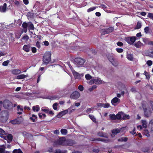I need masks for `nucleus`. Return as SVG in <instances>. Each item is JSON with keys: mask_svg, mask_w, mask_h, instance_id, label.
<instances>
[{"mask_svg": "<svg viewBox=\"0 0 153 153\" xmlns=\"http://www.w3.org/2000/svg\"><path fill=\"white\" fill-rule=\"evenodd\" d=\"M74 142L72 140H66L65 138L64 137H62L58 140L55 141L53 145L54 146H57L59 145H72L74 143Z\"/></svg>", "mask_w": 153, "mask_h": 153, "instance_id": "1", "label": "nucleus"}, {"mask_svg": "<svg viewBox=\"0 0 153 153\" xmlns=\"http://www.w3.org/2000/svg\"><path fill=\"white\" fill-rule=\"evenodd\" d=\"M87 83L91 85L94 83L96 84H100L103 82V81L100 78L98 77L93 78L90 81H87Z\"/></svg>", "mask_w": 153, "mask_h": 153, "instance_id": "2", "label": "nucleus"}, {"mask_svg": "<svg viewBox=\"0 0 153 153\" xmlns=\"http://www.w3.org/2000/svg\"><path fill=\"white\" fill-rule=\"evenodd\" d=\"M51 54L49 52H46L44 55L43 58L44 62L46 64L48 63L50 61Z\"/></svg>", "mask_w": 153, "mask_h": 153, "instance_id": "3", "label": "nucleus"}, {"mask_svg": "<svg viewBox=\"0 0 153 153\" xmlns=\"http://www.w3.org/2000/svg\"><path fill=\"white\" fill-rule=\"evenodd\" d=\"M7 113L6 111H2L0 114V121L4 123L7 121Z\"/></svg>", "mask_w": 153, "mask_h": 153, "instance_id": "4", "label": "nucleus"}, {"mask_svg": "<svg viewBox=\"0 0 153 153\" xmlns=\"http://www.w3.org/2000/svg\"><path fill=\"white\" fill-rule=\"evenodd\" d=\"M126 129V128L123 127L120 129L117 128L113 129L112 130V134L111 135V136L113 137L114 136L117 134V133L121 132Z\"/></svg>", "mask_w": 153, "mask_h": 153, "instance_id": "5", "label": "nucleus"}, {"mask_svg": "<svg viewBox=\"0 0 153 153\" xmlns=\"http://www.w3.org/2000/svg\"><path fill=\"white\" fill-rule=\"evenodd\" d=\"M74 62L78 66H81L84 64L85 61L82 58L78 57L75 59Z\"/></svg>", "mask_w": 153, "mask_h": 153, "instance_id": "6", "label": "nucleus"}, {"mask_svg": "<svg viewBox=\"0 0 153 153\" xmlns=\"http://www.w3.org/2000/svg\"><path fill=\"white\" fill-rule=\"evenodd\" d=\"M136 40V38L135 36L127 37L125 38L126 41L130 45L133 44Z\"/></svg>", "mask_w": 153, "mask_h": 153, "instance_id": "7", "label": "nucleus"}, {"mask_svg": "<svg viewBox=\"0 0 153 153\" xmlns=\"http://www.w3.org/2000/svg\"><path fill=\"white\" fill-rule=\"evenodd\" d=\"M72 71L74 74V77L76 79H80L84 76V74H79L76 72L74 70H72Z\"/></svg>", "mask_w": 153, "mask_h": 153, "instance_id": "8", "label": "nucleus"}, {"mask_svg": "<svg viewBox=\"0 0 153 153\" xmlns=\"http://www.w3.org/2000/svg\"><path fill=\"white\" fill-rule=\"evenodd\" d=\"M114 30V28L113 27H110L106 29L102 30V34L109 33L112 32Z\"/></svg>", "mask_w": 153, "mask_h": 153, "instance_id": "9", "label": "nucleus"}, {"mask_svg": "<svg viewBox=\"0 0 153 153\" xmlns=\"http://www.w3.org/2000/svg\"><path fill=\"white\" fill-rule=\"evenodd\" d=\"M80 96V94L79 92L75 91L71 94V97L73 99H76L79 97Z\"/></svg>", "mask_w": 153, "mask_h": 153, "instance_id": "10", "label": "nucleus"}, {"mask_svg": "<svg viewBox=\"0 0 153 153\" xmlns=\"http://www.w3.org/2000/svg\"><path fill=\"white\" fill-rule=\"evenodd\" d=\"M71 107L69 108L68 109L65 110L63 111H62L56 115V117L58 118H60L65 114H67L68 112V110H69Z\"/></svg>", "mask_w": 153, "mask_h": 153, "instance_id": "11", "label": "nucleus"}, {"mask_svg": "<svg viewBox=\"0 0 153 153\" xmlns=\"http://www.w3.org/2000/svg\"><path fill=\"white\" fill-rule=\"evenodd\" d=\"M3 105L5 108H7L12 105V103L9 101L6 100L4 101Z\"/></svg>", "mask_w": 153, "mask_h": 153, "instance_id": "12", "label": "nucleus"}, {"mask_svg": "<svg viewBox=\"0 0 153 153\" xmlns=\"http://www.w3.org/2000/svg\"><path fill=\"white\" fill-rule=\"evenodd\" d=\"M144 112L145 115L147 117H148L151 115L152 111L150 108H149L144 109Z\"/></svg>", "mask_w": 153, "mask_h": 153, "instance_id": "13", "label": "nucleus"}, {"mask_svg": "<svg viewBox=\"0 0 153 153\" xmlns=\"http://www.w3.org/2000/svg\"><path fill=\"white\" fill-rule=\"evenodd\" d=\"M4 139L7 140L8 142L11 141L13 139V136L11 134H7V133L6 135L4 137Z\"/></svg>", "mask_w": 153, "mask_h": 153, "instance_id": "14", "label": "nucleus"}, {"mask_svg": "<svg viewBox=\"0 0 153 153\" xmlns=\"http://www.w3.org/2000/svg\"><path fill=\"white\" fill-rule=\"evenodd\" d=\"M7 4H4L3 5L0 6V12L2 13H5L7 11Z\"/></svg>", "mask_w": 153, "mask_h": 153, "instance_id": "15", "label": "nucleus"}, {"mask_svg": "<svg viewBox=\"0 0 153 153\" xmlns=\"http://www.w3.org/2000/svg\"><path fill=\"white\" fill-rule=\"evenodd\" d=\"M120 101V100L117 97L113 98L111 100V103L113 105H114L115 104L119 103Z\"/></svg>", "mask_w": 153, "mask_h": 153, "instance_id": "16", "label": "nucleus"}, {"mask_svg": "<svg viewBox=\"0 0 153 153\" xmlns=\"http://www.w3.org/2000/svg\"><path fill=\"white\" fill-rule=\"evenodd\" d=\"M12 73L14 75H18L22 73L21 71L18 69H14L12 71Z\"/></svg>", "mask_w": 153, "mask_h": 153, "instance_id": "17", "label": "nucleus"}, {"mask_svg": "<svg viewBox=\"0 0 153 153\" xmlns=\"http://www.w3.org/2000/svg\"><path fill=\"white\" fill-rule=\"evenodd\" d=\"M7 134V133L3 129L0 128V137L1 138H4Z\"/></svg>", "mask_w": 153, "mask_h": 153, "instance_id": "18", "label": "nucleus"}, {"mask_svg": "<svg viewBox=\"0 0 153 153\" xmlns=\"http://www.w3.org/2000/svg\"><path fill=\"white\" fill-rule=\"evenodd\" d=\"M27 76V74H22L17 76L16 77V79H22L25 78Z\"/></svg>", "mask_w": 153, "mask_h": 153, "instance_id": "19", "label": "nucleus"}, {"mask_svg": "<svg viewBox=\"0 0 153 153\" xmlns=\"http://www.w3.org/2000/svg\"><path fill=\"white\" fill-rule=\"evenodd\" d=\"M134 45L137 48H140L143 44L140 41H138L134 44Z\"/></svg>", "mask_w": 153, "mask_h": 153, "instance_id": "20", "label": "nucleus"}, {"mask_svg": "<svg viewBox=\"0 0 153 153\" xmlns=\"http://www.w3.org/2000/svg\"><path fill=\"white\" fill-rule=\"evenodd\" d=\"M30 47L29 45H25L23 47V50L26 52H28L30 50Z\"/></svg>", "mask_w": 153, "mask_h": 153, "instance_id": "21", "label": "nucleus"}, {"mask_svg": "<svg viewBox=\"0 0 153 153\" xmlns=\"http://www.w3.org/2000/svg\"><path fill=\"white\" fill-rule=\"evenodd\" d=\"M28 26V23L24 22L22 25V27L24 29V32L26 33L27 30V27Z\"/></svg>", "mask_w": 153, "mask_h": 153, "instance_id": "22", "label": "nucleus"}, {"mask_svg": "<svg viewBox=\"0 0 153 153\" xmlns=\"http://www.w3.org/2000/svg\"><path fill=\"white\" fill-rule=\"evenodd\" d=\"M32 109L34 111L38 112L39 110L40 107L39 105H37L33 106Z\"/></svg>", "mask_w": 153, "mask_h": 153, "instance_id": "23", "label": "nucleus"}, {"mask_svg": "<svg viewBox=\"0 0 153 153\" xmlns=\"http://www.w3.org/2000/svg\"><path fill=\"white\" fill-rule=\"evenodd\" d=\"M20 122V121L18 119H16L11 121V123L13 124H19Z\"/></svg>", "mask_w": 153, "mask_h": 153, "instance_id": "24", "label": "nucleus"}, {"mask_svg": "<svg viewBox=\"0 0 153 153\" xmlns=\"http://www.w3.org/2000/svg\"><path fill=\"white\" fill-rule=\"evenodd\" d=\"M123 113L122 112H119L116 115V119H120L121 118L123 117Z\"/></svg>", "mask_w": 153, "mask_h": 153, "instance_id": "25", "label": "nucleus"}, {"mask_svg": "<svg viewBox=\"0 0 153 153\" xmlns=\"http://www.w3.org/2000/svg\"><path fill=\"white\" fill-rule=\"evenodd\" d=\"M17 110L18 111V114H21L23 111V109L22 108H21L20 105L17 106Z\"/></svg>", "mask_w": 153, "mask_h": 153, "instance_id": "26", "label": "nucleus"}, {"mask_svg": "<svg viewBox=\"0 0 153 153\" xmlns=\"http://www.w3.org/2000/svg\"><path fill=\"white\" fill-rule=\"evenodd\" d=\"M127 58L130 61H133V55L131 54H128L127 55Z\"/></svg>", "mask_w": 153, "mask_h": 153, "instance_id": "27", "label": "nucleus"}, {"mask_svg": "<svg viewBox=\"0 0 153 153\" xmlns=\"http://www.w3.org/2000/svg\"><path fill=\"white\" fill-rule=\"evenodd\" d=\"M85 76V79L87 80V81H90L93 79L92 78V76L89 74H86Z\"/></svg>", "mask_w": 153, "mask_h": 153, "instance_id": "28", "label": "nucleus"}, {"mask_svg": "<svg viewBox=\"0 0 153 153\" xmlns=\"http://www.w3.org/2000/svg\"><path fill=\"white\" fill-rule=\"evenodd\" d=\"M39 117L41 119H44L46 117V115L45 114L39 113L38 114Z\"/></svg>", "mask_w": 153, "mask_h": 153, "instance_id": "29", "label": "nucleus"}, {"mask_svg": "<svg viewBox=\"0 0 153 153\" xmlns=\"http://www.w3.org/2000/svg\"><path fill=\"white\" fill-rule=\"evenodd\" d=\"M37 119V116L34 114H33L32 117H30V119L33 122H35L36 121Z\"/></svg>", "mask_w": 153, "mask_h": 153, "instance_id": "30", "label": "nucleus"}, {"mask_svg": "<svg viewBox=\"0 0 153 153\" xmlns=\"http://www.w3.org/2000/svg\"><path fill=\"white\" fill-rule=\"evenodd\" d=\"M102 105H103V103H98L94 107V108L96 110H97V108L99 107H102Z\"/></svg>", "mask_w": 153, "mask_h": 153, "instance_id": "31", "label": "nucleus"}, {"mask_svg": "<svg viewBox=\"0 0 153 153\" xmlns=\"http://www.w3.org/2000/svg\"><path fill=\"white\" fill-rule=\"evenodd\" d=\"M5 147L4 145L0 146V153H3L5 150Z\"/></svg>", "mask_w": 153, "mask_h": 153, "instance_id": "32", "label": "nucleus"}, {"mask_svg": "<svg viewBox=\"0 0 153 153\" xmlns=\"http://www.w3.org/2000/svg\"><path fill=\"white\" fill-rule=\"evenodd\" d=\"M29 37L27 35H25L23 36L22 39V41L27 42L29 39Z\"/></svg>", "mask_w": 153, "mask_h": 153, "instance_id": "33", "label": "nucleus"}, {"mask_svg": "<svg viewBox=\"0 0 153 153\" xmlns=\"http://www.w3.org/2000/svg\"><path fill=\"white\" fill-rule=\"evenodd\" d=\"M89 117L93 122L95 123H96L97 121L96 119L93 115L90 114L89 115Z\"/></svg>", "mask_w": 153, "mask_h": 153, "instance_id": "34", "label": "nucleus"}, {"mask_svg": "<svg viewBox=\"0 0 153 153\" xmlns=\"http://www.w3.org/2000/svg\"><path fill=\"white\" fill-rule=\"evenodd\" d=\"M29 27L30 29L33 30L34 29V27L33 24L30 22L28 23V26Z\"/></svg>", "mask_w": 153, "mask_h": 153, "instance_id": "35", "label": "nucleus"}, {"mask_svg": "<svg viewBox=\"0 0 153 153\" xmlns=\"http://www.w3.org/2000/svg\"><path fill=\"white\" fill-rule=\"evenodd\" d=\"M49 109L47 107H43L41 108V111L45 112L46 113H48L49 111Z\"/></svg>", "mask_w": 153, "mask_h": 153, "instance_id": "36", "label": "nucleus"}, {"mask_svg": "<svg viewBox=\"0 0 153 153\" xmlns=\"http://www.w3.org/2000/svg\"><path fill=\"white\" fill-rule=\"evenodd\" d=\"M128 140V138L126 137H122L118 139L119 141H126Z\"/></svg>", "mask_w": 153, "mask_h": 153, "instance_id": "37", "label": "nucleus"}, {"mask_svg": "<svg viewBox=\"0 0 153 153\" xmlns=\"http://www.w3.org/2000/svg\"><path fill=\"white\" fill-rule=\"evenodd\" d=\"M123 119L124 120H126L127 119H129L130 118V116L128 114H123Z\"/></svg>", "mask_w": 153, "mask_h": 153, "instance_id": "38", "label": "nucleus"}, {"mask_svg": "<svg viewBox=\"0 0 153 153\" xmlns=\"http://www.w3.org/2000/svg\"><path fill=\"white\" fill-rule=\"evenodd\" d=\"M61 132L62 134L65 135L67 134V131L66 129H62L61 130Z\"/></svg>", "mask_w": 153, "mask_h": 153, "instance_id": "39", "label": "nucleus"}, {"mask_svg": "<svg viewBox=\"0 0 153 153\" xmlns=\"http://www.w3.org/2000/svg\"><path fill=\"white\" fill-rule=\"evenodd\" d=\"M147 17L153 20V13H148Z\"/></svg>", "mask_w": 153, "mask_h": 153, "instance_id": "40", "label": "nucleus"}, {"mask_svg": "<svg viewBox=\"0 0 153 153\" xmlns=\"http://www.w3.org/2000/svg\"><path fill=\"white\" fill-rule=\"evenodd\" d=\"M142 123L143 127L144 128H146L147 125V123L146 121L145 120H142Z\"/></svg>", "mask_w": 153, "mask_h": 153, "instance_id": "41", "label": "nucleus"}, {"mask_svg": "<svg viewBox=\"0 0 153 153\" xmlns=\"http://www.w3.org/2000/svg\"><path fill=\"white\" fill-rule=\"evenodd\" d=\"M102 107L104 108H107L110 107V104L108 103H103Z\"/></svg>", "mask_w": 153, "mask_h": 153, "instance_id": "42", "label": "nucleus"}, {"mask_svg": "<svg viewBox=\"0 0 153 153\" xmlns=\"http://www.w3.org/2000/svg\"><path fill=\"white\" fill-rule=\"evenodd\" d=\"M109 116L111 120H115L116 119V115L114 114H110L109 115Z\"/></svg>", "mask_w": 153, "mask_h": 153, "instance_id": "43", "label": "nucleus"}, {"mask_svg": "<svg viewBox=\"0 0 153 153\" xmlns=\"http://www.w3.org/2000/svg\"><path fill=\"white\" fill-rule=\"evenodd\" d=\"M58 105L57 103H55L53 105V108L54 110H56L57 109Z\"/></svg>", "mask_w": 153, "mask_h": 153, "instance_id": "44", "label": "nucleus"}, {"mask_svg": "<svg viewBox=\"0 0 153 153\" xmlns=\"http://www.w3.org/2000/svg\"><path fill=\"white\" fill-rule=\"evenodd\" d=\"M97 87V86L96 85H93L91 88H89L88 89V90L89 91L91 92L94 89H95Z\"/></svg>", "mask_w": 153, "mask_h": 153, "instance_id": "45", "label": "nucleus"}, {"mask_svg": "<svg viewBox=\"0 0 153 153\" xmlns=\"http://www.w3.org/2000/svg\"><path fill=\"white\" fill-rule=\"evenodd\" d=\"M13 153H23L20 149H15L13 152Z\"/></svg>", "mask_w": 153, "mask_h": 153, "instance_id": "46", "label": "nucleus"}, {"mask_svg": "<svg viewBox=\"0 0 153 153\" xmlns=\"http://www.w3.org/2000/svg\"><path fill=\"white\" fill-rule=\"evenodd\" d=\"M112 64L115 66H116L118 65V63L117 61L115 59V60L112 63Z\"/></svg>", "mask_w": 153, "mask_h": 153, "instance_id": "47", "label": "nucleus"}, {"mask_svg": "<svg viewBox=\"0 0 153 153\" xmlns=\"http://www.w3.org/2000/svg\"><path fill=\"white\" fill-rule=\"evenodd\" d=\"M141 24L140 22H138L137 25L135 27L136 29H138L141 27Z\"/></svg>", "mask_w": 153, "mask_h": 153, "instance_id": "48", "label": "nucleus"}, {"mask_svg": "<svg viewBox=\"0 0 153 153\" xmlns=\"http://www.w3.org/2000/svg\"><path fill=\"white\" fill-rule=\"evenodd\" d=\"M97 7H91L88 9L87 11L88 12H90L91 11H92L96 9Z\"/></svg>", "mask_w": 153, "mask_h": 153, "instance_id": "49", "label": "nucleus"}, {"mask_svg": "<svg viewBox=\"0 0 153 153\" xmlns=\"http://www.w3.org/2000/svg\"><path fill=\"white\" fill-rule=\"evenodd\" d=\"M148 55L151 57H153V50H151L149 51Z\"/></svg>", "mask_w": 153, "mask_h": 153, "instance_id": "50", "label": "nucleus"}, {"mask_svg": "<svg viewBox=\"0 0 153 153\" xmlns=\"http://www.w3.org/2000/svg\"><path fill=\"white\" fill-rule=\"evenodd\" d=\"M9 60H7L4 61L3 62L2 64V65L3 66H6L8 64H9Z\"/></svg>", "mask_w": 153, "mask_h": 153, "instance_id": "51", "label": "nucleus"}, {"mask_svg": "<svg viewBox=\"0 0 153 153\" xmlns=\"http://www.w3.org/2000/svg\"><path fill=\"white\" fill-rule=\"evenodd\" d=\"M149 30V28L148 27H146L144 29V32L146 34L148 33Z\"/></svg>", "mask_w": 153, "mask_h": 153, "instance_id": "52", "label": "nucleus"}, {"mask_svg": "<svg viewBox=\"0 0 153 153\" xmlns=\"http://www.w3.org/2000/svg\"><path fill=\"white\" fill-rule=\"evenodd\" d=\"M78 89L80 91H82L84 90L83 86L81 85H79L78 87Z\"/></svg>", "mask_w": 153, "mask_h": 153, "instance_id": "53", "label": "nucleus"}, {"mask_svg": "<svg viewBox=\"0 0 153 153\" xmlns=\"http://www.w3.org/2000/svg\"><path fill=\"white\" fill-rule=\"evenodd\" d=\"M146 64L149 66H151L152 64V62L151 60H148L147 61Z\"/></svg>", "mask_w": 153, "mask_h": 153, "instance_id": "54", "label": "nucleus"}, {"mask_svg": "<svg viewBox=\"0 0 153 153\" xmlns=\"http://www.w3.org/2000/svg\"><path fill=\"white\" fill-rule=\"evenodd\" d=\"M116 51L119 53H121L123 52V50L122 48H117L116 49Z\"/></svg>", "mask_w": 153, "mask_h": 153, "instance_id": "55", "label": "nucleus"}, {"mask_svg": "<svg viewBox=\"0 0 153 153\" xmlns=\"http://www.w3.org/2000/svg\"><path fill=\"white\" fill-rule=\"evenodd\" d=\"M99 136H101V137H106V138H107V136L105 134L101 133L100 134H99Z\"/></svg>", "mask_w": 153, "mask_h": 153, "instance_id": "56", "label": "nucleus"}, {"mask_svg": "<svg viewBox=\"0 0 153 153\" xmlns=\"http://www.w3.org/2000/svg\"><path fill=\"white\" fill-rule=\"evenodd\" d=\"M97 140H99V141H101L104 142H107L108 141V140H106L105 139H100V138H98L97 139Z\"/></svg>", "mask_w": 153, "mask_h": 153, "instance_id": "57", "label": "nucleus"}, {"mask_svg": "<svg viewBox=\"0 0 153 153\" xmlns=\"http://www.w3.org/2000/svg\"><path fill=\"white\" fill-rule=\"evenodd\" d=\"M121 85V87L122 88H123V89L124 90H125L126 91V92H127V89L126 88V87H125V86L124 85H123L122 83H120Z\"/></svg>", "mask_w": 153, "mask_h": 153, "instance_id": "58", "label": "nucleus"}, {"mask_svg": "<svg viewBox=\"0 0 153 153\" xmlns=\"http://www.w3.org/2000/svg\"><path fill=\"white\" fill-rule=\"evenodd\" d=\"M31 50L32 52L35 53L36 51V49L35 47H32L31 48Z\"/></svg>", "mask_w": 153, "mask_h": 153, "instance_id": "59", "label": "nucleus"}, {"mask_svg": "<svg viewBox=\"0 0 153 153\" xmlns=\"http://www.w3.org/2000/svg\"><path fill=\"white\" fill-rule=\"evenodd\" d=\"M53 133L54 134H59V131L58 130H56L53 131Z\"/></svg>", "mask_w": 153, "mask_h": 153, "instance_id": "60", "label": "nucleus"}, {"mask_svg": "<svg viewBox=\"0 0 153 153\" xmlns=\"http://www.w3.org/2000/svg\"><path fill=\"white\" fill-rule=\"evenodd\" d=\"M36 46L38 48H40L41 46L40 42L38 41H37L36 43Z\"/></svg>", "mask_w": 153, "mask_h": 153, "instance_id": "61", "label": "nucleus"}, {"mask_svg": "<svg viewBox=\"0 0 153 153\" xmlns=\"http://www.w3.org/2000/svg\"><path fill=\"white\" fill-rule=\"evenodd\" d=\"M108 59L110 61L111 63H112L115 60V59L113 57H110Z\"/></svg>", "mask_w": 153, "mask_h": 153, "instance_id": "62", "label": "nucleus"}, {"mask_svg": "<svg viewBox=\"0 0 153 153\" xmlns=\"http://www.w3.org/2000/svg\"><path fill=\"white\" fill-rule=\"evenodd\" d=\"M108 59L110 61L111 63H112L115 60V59L113 57H110Z\"/></svg>", "mask_w": 153, "mask_h": 153, "instance_id": "63", "label": "nucleus"}, {"mask_svg": "<svg viewBox=\"0 0 153 153\" xmlns=\"http://www.w3.org/2000/svg\"><path fill=\"white\" fill-rule=\"evenodd\" d=\"M55 153H63L60 150L58 149L55 151Z\"/></svg>", "mask_w": 153, "mask_h": 153, "instance_id": "64", "label": "nucleus"}]
</instances>
